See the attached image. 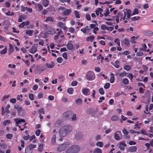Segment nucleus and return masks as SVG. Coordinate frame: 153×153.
Instances as JSON below:
<instances>
[{
	"label": "nucleus",
	"mask_w": 153,
	"mask_h": 153,
	"mask_svg": "<svg viewBox=\"0 0 153 153\" xmlns=\"http://www.w3.org/2000/svg\"><path fill=\"white\" fill-rule=\"evenodd\" d=\"M81 150L80 147L77 145H73L65 151L67 153H78Z\"/></svg>",
	"instance_id": "obj_2"
},
{
	"label": "nucleus",
	"mask_w": 153,
	"mask_h": 153,
	"mask_svg": "<svg viewBox=\"0 0 153 153\" xmlns=\"http://www.w3.org/2000/svg\"><path fill=\"white\" fill-rule=\"evenodd\" d=\"M120 63L118 60H116L115 62V63L114 64V66L117 68H118L119 67V65Z\"/></svg>",
	"instance_id": "obj_40"
},
{
	"label": "nucleus",
	"mask_w": 153,
	"mask_h": 153,
	"mask_svg": "<svg viewBox=\"0 0 153 153\" xmlns=\"http://www.w3.org/2000/svg\"><path fill=\"white\" fill-rule=\"evenodd\" d=\"M11 123V122L9 120H5L3 122V124L4 125L6 126L7 124H10Z\"/></svg>",
	"instance_id": "obj_46"
},
{
	"label": "nucleus",
	"mask_w": 153,
	"mask_h": 153,
	"mask_svg": "<svg viewBox=\"0 0 153 153\" xmlns=\"http://www.w3.org/2000/svg\"><path fill=\"white\" fill-rule=\"evenodd\" d=\"M10 105H7L5 107L6 112L7 114H8L10 113V111L8 110V109L10 108Z\"/></svg>",
	"instance_id": "obj_49"
},
{
	"label": "nucleus",
	"mask_w": 153,
	"mask_h": 153,
	"mask_svg": "<svg viewBox=\"0 0 153 153\" xmlns=\"http://www.w3.org/2000/svg\"><path fill=\"white\" fill-rule=\"evenodd\" d=\"M26 18V16L25 15H20L19 19L18 21L19 22H22L23 20H25Z\"/></svg>",
	"instance_id": "obj_15"
},
{
	"label": "nucleus",
	"mask_w": 153,
	"mask_h": 153,
	"mask_svg": "<svg viewBox=\"0 0 153 153\" xmlns=\"http://www.w3.org/2000/svg\"><path fill=\"white\" fill-rule=\"evenodd\" d=\"M23 97V96L22 94L20 95H18L17 96V99L18 100H20V101L22 100V99H21Z\"/></svg>",
	"instance_id": "obj_53"
},
{
	"label": "nucleus",
	"mask_w": 153,
	"mask_h": 153,
	"mask_svg": "<svg viewBox=\"0 0 153 153\" xmlns=\"http://www.w3.org/2000/svg\"><path fill=\"white\" fill-rule=\"evenodd\" d=\"M51 142L52 144H54L56 142V136L55 134H54L51 139Z\"/></svg>",
	"instance_id": "obj_36"
},
{
	"label": "nucleus",
	"mask_w": 153,
	"mask_h": 153,
	"mask_svg": "<svg viewBox=\"0 0 153 153\" xmlns=\"http://www.w3.org/2000/svg\"><path fill=\"white\" fill-rule=\"evenodd\" d=\"M123 132L124 134L126 135H128V132L127 131V130L125 128H124L123 130Z\"/></svg>",
	"instance_id": "obj_64"
},
{
	"label": "nucleus",
	"mask_w": 153,
	"mask_h": 153,
	"mask_svg": "<svg viewBox=\"0 0 153 153\" xmlns=\"http://www.w3.org/2000/svg\"><path fill=\"white\" fill-rule=\"evenodd\" d=\"M110 86V84L108 83H106L104 85V87L105 89H108Z\"/></svg>",
	"instance_id": "obj_47"
},
{
	"label": "nucleus",
	"mask_w": 153,
	"mask_h": 153,
	"mask_svg": "<svg viewBox=\"0 0 153 153\" xmlns=\"http://www.w3.org/2000/svg\"><path fill=\"white\" fill-rule=\"evenodd\" d=\"M101 28L103 30H109V28H108V27L105 25H102L101 26Z\"/></svg>",
	"instance_id": "obj_27"
},
{
	"label": "nucleus",
	"mask_w": 153,
	"mask_h": 153,
	"mask_svg": "<svg viewBox=\"0 0 153 153\" xmlns=\"http://www.w3.org/2000/svg\"><path fill=\"white\" fill-rule=\"evenodd\" d=\"M141 134L146 135H147V132L145 130L142 129L141 130Z\"/></svg>",
	"instance_id": "obj_57"
},
{
	"label": "nucleus",
	"mask_w": 153,
	"mask_h": 153,
	"mask_svg": "<svg viewBox=\"0 0 153 153\" xmlns=\"http://www.w3.org/2000/svg\"><path fill=\"white\" fill-rule=\"evenodd\" d=\"M63 57L65 59H68L67 53L66 52H64L62 55Z\"/></svg>",
	"instance_id": "obj_60"
},
{
	"label": "nucleus",
	"mask_w": 153,
	"mask_h": 153,
	"mask_svg": "<svg viewBox=\"0 0 153 153\" xmlns=\"http://www.w3.org/2000/svg\"><path fill=\"white\" fill-rule=\"evenodd\" d=\"M89 89L88 88H83L82 89V91L83 94L85 95H86L88 93Z\"/></svg>",
	"instance_id": "obj_21"
},
{
	"label": "nucleus",
	"mask_w": 153,
	"mask_h": 153,
	"mask_svg": "<svg viewBox=\"0 0 153 153\" xmlns=\"http://www.w3.org/2000/svg\"><path fill=\"white\" fill-rule=\"evenodd\" d=\"M47 30V33L49 34H53L56 33L55 30L53 28L48 27Z\"/></svg>",
	"instance_id": "obj_9"
},
{
	"label": "nucleus",
	"mask_w": 153,
	"mask_h": 153,
	"mask_svg": "<svg viewBox=\"0 0 153 153\" xmlns=\"http://www.w3.org/2000/svg\"><path fill=\"white\" fill-rule=\"evenodd\" d=\"M54 21V19L52 16H49L48 17H47L46 18V19L45 20V22H53Z\"/></svg>",
	"instance_id": "obj_19"
},
{
	"label": "nucleus",
	"mask_w": 153,
	"mask_h": 153,
	"mask_svg": "<svg viewBox=\"0 0 153 153\" xmlns=\"http://www.w3.org/2000/svg\"><path fill=\"white\" fill-rule=\"evenodd\" d=\"M94 39V37L93 36H90L88 37L86 39V40L87 41H88L89 40L91 42H92V40H93Z\"/></svg>",
	"instance_id": "obj_33"
},
{
	"label": "nucleus",
	"mask_w": 153,
	"mask_h": 153,
	"mask_svg": "<svg viewBox=\"0 0 153 153\" xmlns=\"http://www.w3.org/2000/svg\"><path fill=\"white\" fill-rule=\"evenodd\" d=\"M93 153H102V152L100 149L97 148L94 149Z\"/></svg>",
	"instance_id": "obj_24"
},
{
	"label": "nucleus",
	"mask_w": 153,
	"mask_h": 153,
	"mask_svg": "<svg viewBox=\"0 0 153 153\" xmlns=\"http://www.w3.org/2000/svg\"><path fill=\"white\" fill-rule=\"evenodd\" d=\"M123 68L126 71H128L131 69V67L129 65H126Z\"/></svg>",
	"instance_id": "obj_42"
},
{
	"label": "nucleus",
	"mask_w": 153,
	"mask_h": 153,
	"mask_svg": "<svg viewBox=\"0 0 153 153\" xmlns=\"http://www.w3.org/2000/svg\"><path fill=\"white\" fill-rule=\"evenodd\" d=\"M138 37H135L133 36L131 37V40H130L132 44H135L136 43V42L134 41L136 39H137Z\"/></svg>",
	"instance_id": "obj_25"
},
{
	"label": "nucleus",
	"mask_w": 153,
	"mask_h": 153,
	"mask_svg": "<svg viewBox=\"0 0 153 153\" xmlns=\"http://www.w3.org/2000/svg\"><path fill=\"white\" fill-rule=\"evenodd\" d=\"M127 74V73L125 71H123V72L121 73L118 74V73L116 74V75H119V77H123L125 76Z\"/></svg>",
	"instance_id": "obj_17"
},
{
	"label": "nucleus",
	"mask_w": 153,
	"mask_h": 153,
	"mask_svg": "<svg viewBox=\"0 0 153 153\" xmlns=\"http://www.w3.org/2000/svg\"><path fill=\"white\" fill-rule=\"evenodd\" d=\"M74 14L75 15V16L76 17V18L78 19L80 18L79 14L77 11H75L74 12Z\"/></svg>",
	"instance_id": "obj_37"
},
{
	"label": "nucleus",
	"mask_w": 153,
	"mask_h": 153,
	"mask_svg": "<svg viewBox=\"0 0 153 153\" xmlns=\"http://www.w3.org/2000/svg\"><path fill=\"white\" fill-rule=\"evenodd\" d=\"M58 79L60 81L63 82L65 80V76L60 75L58 77Z\"/></svg>",
	"instance_id": "obj_32"
},
{
	"label": "nucleus",
	"mask_w": 153,
	"mask_h": 153,
	"mask_svg": "<svg viewBox=\"0 0 153 153\" xmlns=\"http://www.w3.org/2000/svg\"><path fill=\"white\" fill-rule=\"evenodd\" d=\"M96 140L98 141L101 139V136L100 135H97L95 137Z\"/></svg>",
	"instance_id": "obj_62"
},
{
	"label": "nucleus",
	"mask_w": 153,
	"mask_h": 153,
	"mask_svg": "<svg viewBox=\"0 0 153 153\" xmlns=\"http://www.w3.org/2000/svg\"><path fill=\"white\" fill-rule=\"evenodd\" d=\"M126 12L127 16H131L133 15L132 13H131V11L130 10L126 9Z\"/></svg>",
	"instance_id": "obj_28"
},
{
	"label": "nucleus",
	"mask_w": 153,
	"mask_h": 153,
	"mask_svg": "<svg viewBox=\"0 0 153 153\" xmlns=\"http://www.w3.org/2000/svg\"><path fill=\"white\" fill-rule=\"evenodd\" d=\"M37 6L39 10H42L43 9V7L41 4H37Z\"/></svg>",
	"instance_id": "obj_59"
},
{
	"label": "nucleus",
	"mask_w": 153,
	"mask_h": 153,
	"mask_svg": "<svg viewBox=\"0 0 153 153\" xmlns=\"http://www.w3.org/2000/svg\"><path fill=\"white\" fill-rule=\"evenodd\" d=\"M126 146V144L124 141H122L120 142L118 145V147L121 150H124L125 147Z\"/></svg>",
	"instance_id": "obj_5"
},
{
	"label": "nucleus",
	"mask_w": 153,
	"mask_h": 153,
	"mask_svg": "<svg viewBox=\"0 0 153 153\" xmlns=\"http://www.w3.org/2000/svg\"><path fill=\"white\" fill-rule=\"evenodd\" d=\"M13 136L12 134H7L6 135V137L7 138L9 139H10L12 138Z\"/></svg>",
	"instance_id": "obj_50"
},
{
	"label": "nucleus",
	"mask_w": 153,
	"mask_h": 153,
	"mask_svg": "<svg viewBox=\"0 0 153 153\" xmlns=\"http://www.w3.org/2000/svg\"><path fill=\"white\" fill-rule=\"evenodd\" d=\"M102 11L103 10L102 8H99L95 11V13L97 15V16H98L99 15V12H102Z\"/></svg>",
	"instance_id": "obj_34"
},
{
	"label": "nucleus",
	"mask_w": 153,
	"mask_h": 153,
	"mask_svg": "<svg viewBox=\"0 0 153 153\" xmlns=\"http://www.w3.org/2000/svg\"><path fill=\"white\" fill-rule=\"evenodd\" d=\"M86 77L88 80L92 81L95 79V76L93 72L89 71L87 73Z\"/></svg>",
	"instance_id": "obj_3"
},
{
	"label": "nucleus",
	"mask_w": 153,
	"mask_h": 153,
	"mask_svg": "<svg viewBox=\"0 0 153 153\" xmlns=\"http://www.w3.org/2000/svg\"><path fill=\"white\" fill-rule=\"evenodd\" d=\"M43 145L42 144H40L38 147V150L40 152H41L43 149Z\"/></svg>",
	"instance_id": "obj_31"
},
{
	"label": "nucleus",
	"mask_w": 153,
	"mask_h": 153,
	"mask_svg": "<svg viewBox=\"0 0 153 153\" xmlns=\"http://www.w3.org/2000/svg\"><path fill=\"white\" fill-rule=\"evenodd\" d=\"M143 55V53L142 52L138 51L137 52L136 55L138 56H142Z\"/></svg>",
	"instance_id": "obj_58"
},
{
	"label": "nucleus",
	"mask_w": 153,
	"mask_h": 153,
	"mask_svg": "<svg viewBox=\"0 0 153 153\" xmlns=\"http://www.w3.org/2000/svg\"><path fill=\"white\" fill-rule=\"evenodd\" d=\"M72 130V127L70 125H66L62 127L59 130L61 136L64 137L69 133Z\"/></svg>",
	"instance_id": "obj_1"
},
{
	"label": "nucleus",
	"mask_w": 153,
	"mask_h": 153,
	"mask_svg": "<svg viewBox=\"0 0 153 153\" xmlns=\"http://www.w3.org/2000/svg\"><path fill=\"white\" fill-rule=\"evenodd\" d=\"M33 150L30 149V148L27 146L26 147L25 150V152L26 153H32Z\"/></svg>",
	"instance_id": "obj_22"
},
{
	"label": "nucleus",
	"mask_w": 153,
	"mask_h": 153,
	"mask_svg": "<svg viewBox=\"0 0 153 153\" xmlns=\"http://www.w3.org/2000/svg\"><path fill=\"white\" fill-rule=\"evenodd\" d=\"M97 146L100 147H102L103 146V143L102 142H98L96 143Z\"/></svg>",
	"instance_id": "obj_35"
},
{
	"label": "nucleus",
	"mask_w": 153,
	"mask_h": 153,
	"mask_svg": "<svg viewBox=\"0 0 153 153\" xmlns=\"http://www.w3.org/2000/svg\"><path fill=\"white\" fill-rule=\"evenodd\" d=\"M16 124H20L21 122H25V121L23 119L20 118L16 119L14 120Z\"/></svg>",
	"instance_id": "obj_12"
},
{
	"label": "nucleus",
	"mask_w": 153,
	"mask_h": 153,
	"mask_svg": "<svg viewBox=\"0 0 153 153\" xmlns=\"http://www.w3.org/2000/svg\"><path fill=\"white\" fill-rule=\"evenodd\" d=\"M139 13L138 9L137 8H135L132 13V15H134L138 14Z\"/></svg>",
	"instance_id": "obj_48"
},
{
	"label": "nucleus",
	"mask_w": 153,
	"mask_h": 153,
	"mask_svg": "<svg viewBox=\"0 0 153 153\" xmlns=\"http://www.w3.org/2000/svg\"><path fill=\"white\" fill-rule=\"evenodd\" d=\"M122 82L124 84H128L129 82V81L128 79L126 78H125L123 79L122 81Z\"/></svg>",
	"instance_id": "obj_39"
},
{
	"label": "nucleus",
	"mask_w": 153,
	"mask_h": 153,
	"mask_svg": "<svg viewBox=\"0 0 153 153\" xmlns=\"http://www.w3.org/2000/svg\"><path fill=\"white\" fill-rule=\"evenodd\" d=\"M62 59L61 57H58L56 59V61L58 63H60L62 62Z\"/></svg>",
	"instance_id": "obj_55"
},
{
	"label": "nucleus",
	"mask_w": 153,
	"mask_h": 153,
	"mask_svg": "<svg viewBox=\"0 0 153 153\" xmlns=\"http://www.w3.org/2000/svg\"><path fill=\"white\" fill-rule=\"evenodd\" d=\"M82 101L81 99H78L76 100L75 102L76 104L79 105L82 103Z\"/></svg>",
	"instance_id": "obj_29"
},
{
	"label": "nucleus",
	"mask_w": 153,
	"mask_h": 153,
	"mask_svg": "<svg viewBox=\"0 0 153 153\" xmlns=\"http://www.w3.org/2000/svg\"><path fill=\"white\" fill-rule=\"evenodd\" d=\"M58 25L59 27H62L64 25V24L62 22H59L58 23Z\"/></svg>",
	"instance_id": "obj_56"
},
{
	"label": "nucleus",
	"mask_w": 153,
	"mask_h": 153,
	"mask_svg": "<svg viewBox=\"0 0 153 153\" xmlns=\"http://www.w3.org/2000/svg\"><path fill=\"white\" fill-rule=\"evenodd\" d=\"M7 51V48L6 47H5L4 49L2 50L1 52L0 53L1 54H4L6 53Z\"/></svg>",
	"instance_id": "obj_43"
},
{
	"label": "nucleus",
	"mask_w": 153,
	"mask_h": 153,
	"mask_svg": "<svg viewBox=\"0 0 153 153\" xmlns=\"http://www.w3.org/2000/svg\"><path fill=\"white\" fill-rule=\"evenodd\" d=\"M36 51V48L34 46H33L29 51L30 53L32 54L34 53Z\"/></svg>",
	"instance_id": "obj_11"
},
{
	"label": "nucleus",
	"mask_w": 153,
	"mask_h": 153,
	"mask_svg": "<svg viewBox=\"0 0 153 153\" xmlns=\"http://www.w3.org/2000/svg\"><path fill=\"white\" fill-rule=\"evenodd\" d=\"M119 117L117 115H114L112 117L111 120L114 121L117 120L119 119Z\"/></svg>",
	"instance_id": "obj_26"
},
{
	"label": "nucleus",
	"mask_w": 153,
	"mask_h": 153,
	"mask_svg": "<svg viewBox=\"0 0 153 153\" xmlns=\"http://www.w3.org/2000/svg\"><path fill=\"white\" fill-rule=\"evenodd\" d=\"M38 112L39 113V114H45V111H44V109L43 108H42L39 109Z\"/></svg>",
	"instance_id": "obj_44"
},
{
	"label": "nucleus",
	"mask_w": 153,
	"mask_h": 153,
	"mask_svg": "<svg viewBox=\"0 0 153 153\" xmlns=\"http://www.w3.org/2000/svg\"><path fill=\"white\" fill-rule=\"evenodd\" d=\"M49 3V1L48 0H43L42 1V4L45 7H47L48 6Z\"/></svg>",
	"instance_id": "obj_23"
},
{
	"label": "nucleus",
	"mask_w": 153,
	"mask_h": 153,
	"mask_svg": "<svg viewBox=\"0 0 153 153\" xmlns=\"http://www.w3.org/2000/svg\"><path fill=\"white\" fill-rule=\"evenodd\" d=\"M73 89L72 88H69L67 90V92L70 94H72L73 93Z\"/></svg>",
	"instance_id": "obj_41"
},
{
	"label": "nucleus",
	"mask_w": 153,
	"mask_h": 153,
	"mask_svg": "<svg viewBox=\"0 0 153 153\" xmlns=\"http://www.w3.org/2000/svg\"><path fill=\"white\" fill-rule=\"evenodd\" d=\"M143 48H140V50L141 51H145L146 48L147 46L146 44H144L142 45Z\"/></svg>",
	"instance_id": "obj_45"
},
{
	"label": "nucleus",
	"mask_w": 153,
	"mask_h": 153,
	"mask_svg": "<svg viewBox=\"0 0 153 153\" xmlns=\"http://www.w3.org/2000/svg\"><path fill=\"white\" fill-rule=\"evenodd\" d=\"M67 47L68 50H71L73 49L74 46L71 43H68L67 45Z\"/></svg>",
	"instance_id": "obj_16"
},
{
	"label": "nucleus",
	"mask_w": 153,
	"mask_h": 153,
	"mask_svg": "<svg viewBox=\"0 0 153 153\" xmlns=\"http://www.w3.org/2000/svg\"><path fill=\"white\" fill-rule=\"evenodd\" d=\"M33 32V31L31 30H28L26 31V33L30 36H31Z\"/></svg>",
	"instance_id": "obj_30"
},
{
	"label": "nucleus",
	"mask_w": 153,
	"mask_h": 153,
	"mask_svg": "<svg viewBox=\"0 0 153 153\" xmlns=\"http://www.w3.org/2000/svg\"><path fill=\"white\" fill-rule=\"evenodd\" d=\"M145 34L146 36H151L152 35L153 33L149 30H146L145 32Z\"/></svg>",
	"instance_id": "obj_20"
},
{
	"label": "nucleus",
	"mask_w": 153,
	"mask_h": 153,
	"mask_svg": "<svg viewBox=\"0 0 153 153\" xmlns=\"http://www.w3.org/2000/svg\"><path fill=\"white\" fill-rule=\"evenodd\" d=\"M119 134L122 135V133L120 131H117L114 133V138L117 140H119L121 139V138H120L119 136Z\"/></svg>",
	"instance_id": "obj_6"
},
{
	"label": "nucleus",
	"mask_w": 153,
	"mask_h": 153,
	"mask_svg": "<svg viewBox=\"0 0 153 153\" xmlns=\"http://www.w3.org/2000/svg\"><path fill=\"white\" fill-rule=\"evenodd\" d=\"M137 149L136 146H131L128 148L127 151L128 152H135Z\"/></svg>",
	"instance_id": "obj_8"
},
{
	"label": "nucleus",
	"mask_w": 153,
	"mask_h": 153,
	"mask_svg": "<svg viewBox=\"0 0 153 153\" xmlns=\"http://www.w3.org/2000/svg\"><path fill=\"white\" fill-rule=\"evenodd\" d=\"M71 9H66L65 10H64V11H63V13L65 15L67 16L71 13Z\"/></svg>",
	"instance_id": "obj_10"
},
{
	"label": "nucleus",
	"mask_w": 153,
	"mask_h": 153,
	"mask_svg": "<svg viewBox=\"0 0 153 153\" xmlns=\"http://www.w3.org/2000/svg\"><path fill=\"white\" fill-rule=\"evenodd\" d=\"M28 146V147H29L30 149L32 150L33 148H35L36 147V146L35 145L31 144Z\"/></svg>",
	"instance_id": "obj_63"
},
{
	"label": "nucleus",
	"mask_w": 153,
	"mask_h": 153,
	"mask_svg": "<svg viewBox=\"0 0 153 153\" xmlns=\"http://www.w3.org/2000/svg\"><path fill=\"white\" fill-rule=\"evenodd\" d=\"M55 65V64L53 62H52L51 64L47 63L46 64V66L49 68H53Z\"/></svg>",
	"instance_id": "obj_14"
},
{
	"label": "nucleus",
	"mask_w": 153,
	"mask_h": 153,
	"mask_svg": "<svg viewBox=\"0 0 153 153\" xmlns=\"http://www.w3.org/2000/svg\"><path fill=\"white\" fill-rule=\"evenodd\" d=\"M33 97V94H30L29 95V98L32 100H34Z\"/></svg>",
	"instance_id": "obj_54"
},
{
	"label": "nucleus",
	"mask_w": 153,
	"mask_h": 153,
	"mask_svg": "<svg viewBox=\"0 0 153 153\" xmlns=\"http://www.w3.org/2000/svg\"><path fill=\"white\" fill-rule=\"evenodd\" d=\"M69 115H72V117L71 118V120L73 121H76L77 120L76 115L75 113H73L71 111H68L67 112Z\"/></svg>",
	"instance_id": "obj_7"
},
{
	"label": "nucleus",
	"mask_w": 153,
	"mask_h": 153,
	"mask_svg": "<svg viewBox=\"0 0 153 153\" xmlns=\"http://www.w3.org/2000/svg\"><path fill=\"white\" fill-rule=\"evenodd\" d=\"M3 140H0V147H1L4 149H5L7 147V145L4 143H3Z\"/></svg>",
	"instance_id": "obj_13"
},
{
	"label": "nucleus",
	"mask_w": 153,
	"mask_h": 153,
	"mask_svg": "<svg viewBox=\"0 0 153 153\" xmlns=\"http://www.w3.org/2000/svg\"><path fill=\"white\" fill-rule=\"evenodd\" d=\"M9 47L10 48L8 49L9 54L11 53L14 51L13 47L11 44H9Z\"/></svg>",
	"instance_id": "obj_18"
},
{
	"label": "nucleus",
	"mask_w": 153,
	"mask_h": 153,
	"mask_svg": "<svg viewBox=\"0 0 153 153\" xmlns=\"http://www.w3.org/2000/svg\"><path fill=\"white\" fill-rule=\"evenodd\" d=\"M99 92L100 94L102 95H103L104 94V92L103 91V89L102 88H100L99 89Z\"/></svg>",
	"instance_id": "obj_52"
},
{
	"label": "nucleus",
	"mask_w": 153,
	"mask_h": 153,
	"mask_svg": "<svg viewBox=\"0 0 153 153\" xmlns=\"http://www.w3.org/2000/svg\"><path fill=\"white\" fill-rule=\"evenodd\" d=\"M28 7H24L23 6H22L21 7V11L24 12L25 10H27Z\"/></svg>",
	"instance_id": "obj_61"
},
{
	"label": "nucleus",
	"mask_w": 153,
	"mask_h": 153,
	"mask_svg": "<svg viewBox=\"0 0 153 153\" xmlns=\"http://www.w3.org/2000/svg\"><path fill=\"white\" fill-rule=\"evenodd\" d=\"M88 26H86L85 27L83 28L81 30V31L83 33H86V31L88 29Z\"/></svg>",
	"instance_id": "obj_38"
},
{
	"label": "nucleus",
	"mask_w": 153,
	"mask_h": 153,
	"mask_svg": "<svg viewBox=\"0 0 153 153\" xmlns=\"http://www.w3.org/2000/svg\"><path fill=\"white\" fill-rule=\"evenodd\" d=\"M124 41V44L126 45H128L129 44V41L127 39L125 38Z\"/></svg>",
	"instance_id": "obj_51"
},
{
	"label": "nucleus",
	"mask_w": 153,
	"mask_h": 153,
	"mask_svg": "<svg viewBox=\"0 0 153 153\" xmlns=\"http://www.w3.org/2000/svg\"><path fill=\"white\" fill-rule=\"evenodd\" d=\"M69 145L68 143H64L59 146L57 149V150L59 152H62L65 150L68 146Z\"/></svg>",
	"instance_id": "obj_4"
}]
</instances>
